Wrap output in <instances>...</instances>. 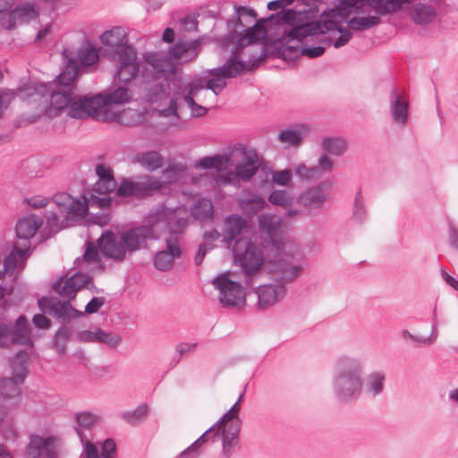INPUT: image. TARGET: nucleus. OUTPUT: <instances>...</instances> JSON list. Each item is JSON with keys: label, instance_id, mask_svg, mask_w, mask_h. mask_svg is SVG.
<instances>
[{"label": "nucleus", "instance_id": "45", "mask_svg": "<svg viewBox=\"0 0 458 458\" xmlns=\"http://www.w3.org/2000/svg\"><path fill=\"white\" fill-rule=\"evenodd\" d=\"M321 147L329 155L341 156L346 149V142L340 138L326 137L322 139Z\"/></svg>", "mask_w": 458, "mask_h": 458}, {"label": "nucleus", "instance_id": "16", "mask_svg": "<svg viewBox=\"0 0 458 458\" xmlns=\"http://www.w3.org/2000/svg\"><path fill=\"white\" fill-rule=\"evenodd\" d=\"M143 64H140V78L143 84L167 78L170 71L167 56L160 53H146L143 55Z\"/></svg>", "mask_w": 458, "mask_h": 458}, {"label": "nucleus", "instance_id": "33", "mask_svg": "<svg viewBox=\"0 0 458 458\" xmlns=\"http://www.w3.org/2000/svg\"><path fill=\"white\" fill-rule=\"evenodd\" d=\"M165 182L151 175H144L139 181H135V197L142 198L157 193Z\"/></svg>", "mask_w": 458, "mask_h": 458}, {"label": "nucleus", "instance_id": "15", "mask_svg": "<svg viewBox=\"0 0 458 458\" xmlns=\"http://www.w3.org/2000/svg\"><path fill=\"white\" fill-rule=\"evenodd\" d=\"M60 439L55 436H30L24 453L25 458H61Z\"/></svg>", "mask_w": 458, "mask_h": 458}, {"label": "nucleus", "instance_id": "30", "mask_svg": "<svg viewBox=\"0 0 458 458\" xmlns=\"http://www.w3.org/2000/svg\"><path fill=\"white\" fill-rule=\"evenodd\" d=\"M199 47V39H195L191 42L179 41L174 47L169 48L167 57L178 63L191 62L197 57Z\"/></svg>", "mask_w": 458, "mask_h": 458}, {"label": "nucleus", "instance_id": "8", "mask_svg": "<svg viewBox=\"0 0 458 458\" xmlns=\"http://www.w3.org/2000/svg\"><path fill=\"white\" fill-rule=\"evenodd\" d=\"M301 267L298 265L288 266L279 264L273 274L276 284H264L257 287L258 305L259 309H267L276 304L286 293L284 284L294 280L301 272Z\"/></svg>", "mask_w": 458, "mask_h": 458}, {"label": "nucleus", "instance_id": "32", "mask_svg": "<svg viewBox=\"0 0 458 458\" xmlns=\"http://www.w3.org/2000/svg\"><path fill=\"white\" fill-rule=\"evenodd\" d=\"M324 0H302V3L308 8L303 10L296 11L294 9H289L295 13V17L292 21H288L287 22H284V27H293L295 25L301 24L302 22H299L300 21L307 20L308 22H318V20H316L318 13V4H322Z\"/></svg>", "mask_w": 458, "mask_h": 458}, {"label": "nucleus", "instance_id": "21", "mask_svg": "<svg viewBox=\"0 0 458 458\" xmlns=\"http://www.w3.org/2000/svg\"><path fill=\"white\" fill-rule=\"evenodd\" d=\"M157 238L158 235L150 218L147 225L134 226L122 233V240L129 252L140 250L147 246L148 241L157 240Z\"/></svg>", "mask_w": 458, "mask_h": 458}, {"label": "nucleus", "instance_id": "63", "mask_svg": "<svg viewBox=\"0 0 458 458\" xmlns=\"http://www.w3.org/2000/svg\"><path fill=\"white\" fill-rule=\"evenodd\" d=\"M96 174L98 176V181L107 182L108 180H115L112 170L102 164L97 165Z\"/></svg>", "mask_w": 458, "mask_h": 458}, {"label": "nucleus", "instance_id": "53", "mask_svg": "<svg viewBox=\"0 0 458 458\" xmlns=\"http://www.w3.org/2000/svg\"><path fill=\"white\" fill-rule=\"evenodd\" d=\"M121 337L113 333H106L101 328L97 329L96 343L105 344L110 347H116L121 343Z\"/></svg>", "mask_w": 458, "mask_h": 458}, {"label": "nucleus", "instance_id": "7", "mask_svg": "<svg viewBox=\"0 0 458 458\" xmlns=\"http://www.w3.org/2000/svg\"><path fill=\"white\" fill-rule=\"evenodd\" d=\"M61 72L55 80L49 82H37L34 85L35 92L41 96L50 98V106L60 114L64 110H69L76 90L75 81H68V75Z\"/></svg>", "mask_w": 458, "mask_h": 458}, {"label": "nucleus", "instance_id": "29", "mask_svg": "<svg viewBox=\"0 0 458 458\" xmlns=\"http://www.w3.org/2000/svg\"><path fill=\"white\" fill-rule=\"evenodd\" d=\"M54 202L64 213L77 216L88 215V203L82 202L79 198H73L66 192L56 193L53 196Z\"/></svg>", "mask_w": 458, "mask_h": 458}, {"label": "nucleus", "instance_id": "59", "mask_svg": "<svg viewBox=\"0 0 458 458\" xmlns=\"http://www.w3.org/2000/svg\"><path fill=\"white\" fill-rule=\"evenodd\" d=\"M292 176L293 174L290 169L272 172V181L281 186L287 185L290 182Z\"/></svg>", "mask_w": 458, "mask_h": 458}, {"label": "nucleus", "instance_id": "48", "mask_svg": "<svg viewBox=\"0 0 458 458\" xmlns=\"http://www.w3.org/2000/svg\"><path fill=\"white\" fill-rule=\"evenodd\" d=\"M219 301L225 306H236L239 303H244L245 296L241 284L235 288V291H228L225 294H219Z\"/></svg>", "mask_w": 458, "mask_h": 458}, {"label": "nucleus", "instance_id": "36", "mask_svg": "<svg viewBox=\"0 0 458 458\" xmlns=\"http://www.w3.org/2000/svg\"><path fill=\"white\" fill-rule=\"evenodd\" d=\"M391 115L396 123L405 124L408 120V102L393 89L390 93Z\"/></svg>", "mask_w": 458, "mask_h": 458}, {"label": "nucleus", "instance_id": "39", "mask_svg": "<svg viewBox=\"0 0 458 458\" xmlns=\"http://www.w3.org/2000/svg\"><path fill=\"white\" fill-rule=\"evenodd\" d=\"M72 335V330L65 325L60 326L55 332L51 340V348L55 349L58 355L63 356L66 352V344Z\"/></svg>", "mask_w": 458, "mask_h": 458}, {"label": "nucleus", "instance_id": "55", "mask_svg": "<svg viewBox=\"0 0 458 458\" xmlns=\"http://www.w3.org/2000/svg\"><path fill=\"white\" fill-rule=\"evenodd\" d=\"M116 189V181L108 180L107 182L97 181L93 185L91 192L98 195H106L113 192Z\"/></svg>", "mask_w": 458, "mask_h": 458}, {"label": "nucleus", "instance_id": "14", "mask_svg": "<svg viewBox=\"0 0 458 458\" xmlns=\"http://www.w3.org/2000/svg\"><path fill=\"white\" fill-rule=\"evenodd\" d=\"M239 407L233 405L218 420L224 424L222 432V452L225 457H229L237 445L241 430V420L238 417Z\"/></svg>", "mask_w": 458, "mask_h": 458}, {"label": "nucleus", "instance_id": "38", "mask_svg": "<svg viewBox=\"0 0 458 458\" xmlns=\"http://www.w3.org/2000/svg\"><path fill=\"white\" fill-rule=\"evenodd\" d=\"M191 215L194 219L203 222L214 218V206L209 199L202 198L198 199L191 208Z\"/></svg>", "mask_w": 458, "mask_h": 458}, {"label": "nucleus", "instance_id": "17", "mask_svg": "<svg viewBox=\"0 0 458 458\" xmlns=\"http://www.w3.org/2000/svg\"><path fill=\"white\" fill-rule=\"evenodd\" d=\"M99 97L100 94L84 97H78L74 94L68 115L76 119L92 117L96 120H105L106 116L99 102Z\"/></svg>", "mask_w": 458, "mask_h": 458}, {"label": "nucleus", "instance_id": "1", "mask_svg": "<svg viewBox=\"0 0 458 458\" xmlns=\"http://www.w3.org/2000/svg\"><path fill=\"white\" fill-rule=\"evenodd\" d=\"M295 13L290 10L279 11L266 19L257 20L254 9L234 4V13L226 21V34L222 46L235 44L233 49L240 51L252 43L271 40L280 36L284 22L292 21Z\"/></svg>", "mask_w": 458, "mask_h": 458}, {"label": "nucleus", "instance_id": "26", "mask_svg": "<svg viewBox=\"0 0 458 458\" xmlns=\"http://www.w3.org/2000/svg\"><path fill=\"white\" fill-rule=\"evenodd\" d=\"M442 0H428L417 2L409 10L411 21L419 26H426L435 21L441 10Z\"/></svg>", "mask_w": 458, "mask_h": 458}, {"label": "nucleus", "instance_id": "64", "mask_svg": "<svg viewBox=\"0 0 458 458\" xmlns=\"http://www.w3.org/2000/svg\"><path fill=\"white\" fill-rule=\"evenodd\" d=\"M32 323L36 327L40 329H48L52 326V321L42 313L34 315Z\"/></svg>", "mask_w": 458, "mask_h": 458}, {"label": "nucleus", "instance_id": "9", "mask_svg": "<svg viewBox=\"0 0 458 458\" xmlns=\"http://www.w3.org/2000/svg\"><path fill=\"white\" fill-rule=\"evenodd\" d=\"M29 353L26 351L17 352L12 362L13 377L0 379V400L6 402L13 400L19 403L21 399L20 385L29 374Z\"/></svg>", "mask_w": 458, "mask_h": 458}, {"label": "nucleus", "instance_id": "20", "mask_svg": "<svg viewBox=\"0 0 458 458\" xmlns=\"http://www.w3.org/2000/svg\"><path fill=\"white\" fill-rule=\"evenodd\" d=\"M115 64L116 71L114 80L119 83H130L135 80L140 72V64L137 61L136 50L121 52L119 55L111 58Z\"/></svg>", "mask_w": 458, "mask_h": 458}, {"label": "nucleus", "instance_id": "4", "mask_svg": "<svg viewBox=\"0 0 458 458\" xmlns=\"http://www.w3.org/2000/svg\"><path fill=\"white\" fill-rule=\"evenodd\" d=\"M86 287L95 289L93 277L80 271L67 277L63 275L55 279L52 284V290L58 295L66 298L65 301L57 300L53 316L61 321H68L70 318H77L83 316V312L76 310L71 304V300L75 299L77 293Z\"/></svg>", "mask_w": 458, "mask_h": 458}, {"label": "nucleus", "instance_id": "58", "mask_svg": "<svg viewBox=\"0 0 458 458\" xmlns=\"http://www.w3.org/2000/svg\"><path fill=\"white\" fill-rule=\"evenodd\" d=\"M57 298L43 296L38 300V306L42 313L53 315Z\"/></svg>", "mask_w": 458, "mask_h": 458}, {"label": "nucleus", "instance_id": "46", "mask_svg": "<svg viewBox=\"0 0 458 458\" xmlns=\"http://www.w3.org/2000/svg\"><path fill=\"white\" fill-rule=\"evenodd\" d=\"M148 408L146 403L139 405L135 410L131 411H121L119 417L131 425L140 424L147 416Z\"/></svg>", "mask_w": 458, "mask_h": 458}, {"label": "nucleus", "instance_id": "2", "mask_svg": "<svg viewBox=\"0 0 458 458\" xmlns=\"http://www.w3.org/2000/svg\"><path fill=\"white\" fill-rule=\"evenodd\" d=\"M244 227L246 220L241 215H230L224 222V236L228 245L234 242L232 249L234 265L240 267L245 284L250 285V279L263 265L264 258L261 250L250 238H236Z\"/></svg>", "mask_w": 458, "mask_h": 458}, {"label": "nucleus", "instance_id": "61", "mask_svg": "<svg viewBox=\"0 0 458 458\" xmlns=\"http://www.w3.org/2000/svg\"><path fill=\"white\" fill-rule=\"evenodd\" d=\"M105 299L103 297H93L85 306L83 314H93L104 305Z\"/></svg>", "mask_w": 458, "mask_h": 458}, {"label": "nucleus", "instance_id": "57", "mask_svg": "<svg viewBox=\"0 0 458 458\" xmlns=\"http://www.w3.org/2000/svg\"><path fill=\"white\" fill-rule=\"evenodd\" d=\"M268 200L276 206L286 207L289 204V197L284 190H274L270 193Z\"/></svg>", "mask_w": 458, "mask_h": 458}, {"label": "nucleus", "instance_id": "12", "mask_svg": "<svg viewBox=\"0 0 458 458\" xmlns=\"http://www.w3.org/2000/svg\"><path fill=\"white\" fill-rule=\"evenodd\" d=\"M230 157L232 164L228 166L234 167L236 177L243 182L250 181L259 168L257 152L241 146L230 153Z\"/></svg>", "mask_w": 458, "mask_h": 458}, {"label": "nucleus", "instance_id": "41", "mask_svg": "<svg viewBox=\"0 0 458 458\" xmlns=\"http://www.w3.org/2000/svg\"><path fill=\"white\" fill-rule=\"evenodd\" d=\"M385 374L380 371H375L369 374L365 381V392L375 397L382 394L385 384Z\"/></svg>", "mask_w": 458, "mask_h": 458}, {"label": "nucleus", "instance_id": "3", "mask_svg": "<svg viewBox=\"0 0 458 458\" xmlns=\"http://www.w3.org/2000/svg\"><path fill=\"white\" fill-rule=\"evenodd\" d=\"M301 22L302 23L293 27H284L280 36L272 39L277 45V54L284 60H295L299 55H305L310 58L321 56L326 47L333 43L330 38L322 35L318 38L321 45L301 47L300 44L302 38L309 36L321 35L320 30H322L319 21L310 23L304 19Z\"/></svg>", "mask_w": 458, "mask_h": 458}, {"label": "nucleus", "instance_id": "50", "mask_svg": "<svg viewBox=\"0 0 458 458\" xmlns=\"http://www.w3.org/2000/svg\"><path fill=\"white\" fill-rule=\"evenodd\" d=\"M213 284L219 290V294H225L228 291H235L239 283L231 280L226 275H219L213 280Z\"/></svg>", "mask_w": 458, "mask_h": 458}, {"label": "nucleus", "instance_id": "34", "mask_svg": "<svg viewBox=\"0 0 458 458\" xmlns=\"http://www.w3.org/2000/svg\"><path fill=\"white\" fill-rule=\"evenodd\" d=\"M319 25L322 30L321 35H326L329 31L336 30L340 33V36L332 43L335 48L345 46L352 39V34L350 28H344L338 24L336 21L325 20L319 21Z\"/></svg>", "mask_w": 458, "mask_h": 458}, {"label": "nucleus", "instance_id": "25", "mask_svg": "<svg viewBox=\"0 0 458 458\" xmlns=\"http://www.w3.org/2000/svg\"><path fill=\"white\" fill-rule=\"evenodd\" d=\"M98 246L105 258L123 261L126 256V247L122 240V234L117 238L111 230H106L98 239Z\"/></svg>", "mask_w": 458, "mask_h": 458}, {"label": "nucleus", "instance_id": "13", "mask_svg": "<svg viewBox=\"0 0 458 458\" xmlns=\"http://www.w3.org/2000/svg\"><path fill=\"white\" fill-rule=\"evenodd\" d=\"M149 217L154 226L156 224L163 223L172 236L182 234L189 225V216L182 208L163 206L157 208L155 213H151Z\"/></svg>", "mask_w": 458, "mask_h": 458}, {"label": "nucleus", "instance_id": "27", "mask_svg": "<svg viewBox=\"0 0 458 458\" xmlns=\"http://www.w3.org/2000/svg\"><path fill=\"white\" fill-rule=\"evenodd\" d=\"M43 220L35 215H29L18 219L15 225L16 245H21L25 249H30V239L34 237L36 232L40 228Z\"/></svg>", "mask_w": 458, "mask_h": 458}, {"label": "nucleus", "instance_id": "54", "mask_svg": "<svg viewBox=\"0 0 458 458\" xmlns=\"http://www.w3.org/2000/svg\"><path fill=\"white\" fill-rule=\"evenodd\" d=\"M16 90L2 88L0 89V119L4 114V111L6 110L11 102L16 98Z\"/></svg>", "mask_w": 458, "mask_h": 458}, {"label": "nucleus", "instance_id": "22", "mask_svg": "<svg viewBox=\"0 0 458 458\" xmlns=\"http://www.w3.org/2000/svg\"><path fill=\"white\" fill-rule=\"evenodd\" d=\"M99 40L111 58L119 55L121 52L135 49L128 43V35L123 26H114L106 30L100 35Z\"/></svg>", "mask_w": 458, "mask_h": 458}, {"label": "nucleus", "instance_id": "42", "mask_svg": "<svg viewBox=\"0 0 458 458\" xmlns=\"http://www.w3.org/2000/svg\"><path fill=\"white\" fill-rule=\"evenodd\" d=\"M98 417L89 411L79 412L76 415L77 426L74 427L76 433L78 434L81 443L87 437L83 429H91V428L97 423Z\"/></svg>", "mask_w": 458, "mask_h": 458}, {"label": "nucleus", "instance_id": "18", "mask_svg": "<svg viewBox=\"0 0 458 458\" xmlns=\"http://www.w3.org/2000/svg\"><path fill=\"white\" fill-rule=\"evenodd\" d=\"M259 227L263 234V247L280 253L284 248V238L280 222L272 215H260Z\"/></svg>", "mask_w": 458, "mask_h": 458}, {"label": "nucleus", "instance_id": "60", "mask_svg": "<svg viewBox=\"0 0 458 458\" xmlns=\"http://www.w3.org/2000/svg\"><path fill=\"white\" fill-rule=\"evenodd\" d=\"M165 251L169 253V256L174 259L180 258L182 250L178 246V239L176 237L171 236L166 240V250Z\"/></svg>", "mask_w": 458, "mask_h": 458}, {"label": "nucleus", "instance_id": "56", "mask_svg": "<svg viewBox=\"0 0 458 458\" xmlns=\"http://www.w3.org/2000/svg\"><path fill=\"white\" fill-rule=\"evenodd\" d=\"M117 194L123 198L135 197V181L123 178L117 188Z\"/></svg>", "mask_w": 458, "mask_h": 458}, {"label": "nucleus", "instance_id": "19", "mask_svg": "<svg viewBox=\"0 0 458 458\" xmlns=\"http://www.w3.org/2000/svg\"><path fill=\"white\" fill-rule=\"evenodd\" d=\"M331 186V180L319 182L301 191L296 201L308 212L318 210L328 200Z\"/></svg>", "mask_w": 458, "mask_h": 458}, {"label": "nucleus", "instance_id": "5", "mask_svg": "<svg viewBox=\"0 0 458 458\" xmlns=\"http://www.w3.org/2000/svg\"><path fill=\"white\" fill-rule=\"evenodd\" d=\"M363 367L360 360L349 357L341 358L335 367L332 386L338 401L351 403L362 392Z\"/></svg>", "mask_w": 458, "mask_h": 458}, {"label": "nucleus", "instance_id": "6", "mask_svg": "<svg viewBox=\"0 0 458 458\" xmlns=\"http://www.w3.org/2000/svg\"><path fill=\"white\" fill-rule=\"evenodd\" d=\"M238 51L233 49L226 62L217 67L209 69L205 76L206 89H210L215 95L221 92L226 85L225 79L234 78L244 71L253 69L258 62L264 56L263 51L253 55L248 60V64L239 60Z\"/></svg>", "mask_w": 458, "mask_h": 458}, {"label": "nucleus", "instance_id": "47", "mask_svg": "<svg viewBox=\"0 0 458 458\" xmlns=\"http://www.w3.org/2000/svg\"><path fill=\"white\" fill-rule=\"evenodd\" d=\"M83 200L82 202L88 203V208L89 206L91 207H97L103 210L110 208L113 199L109 196H106V194L103 197L97 196L93 192L88 191L84 192L82 195Z\"/></svg>", "mask_w": 458, "mask_h": 458}, {"label": "nucleus", "instance_id": "10", "mask_svg": "<svg viewBox=\"0 0 458 458\" xmlns=\"http://www.w3.org/2000/svg\"><path fill=\"white\" fill-rule=\"evenodd\" d=\"M62 55L64 64L62 72L68 75V81L76 80L81 67H89L98 60V50L89 43L86 47L78 48L76 53L64 49Z\"/></svg>", "mask_w": 458, "mask_h": 458}, {"label": "nucleus", "instance_id": "28", "mask_svg": "<svg viewBox=\"0 0 458 458\" xmlns=\"http://www.w3.org/2000/svg\"><path fill=\"white\" fill-rule=\"evenodd\" d=\"M333 165V161L327 156L322 155L318 158L317 165L308 167L304 164H299L295 166L294 173L302 180H318L324 174L332 173Z\"/></svg>", "mask_w": 458, "mask_h": 458}, {"label": "nucleus", "instance_id": "62", "mask_svg": "<svg viewBox=\"0 0 458 458\" xmlns=\"http://www.w3.org/2000/svg\"><path fill=\"white\" fill-rule=\"evenodd\" d=\"M214 247H215L214 244H206V243L199 244L197 253L194 258L195 265L198 267L200 266L202 264L206 255L208 254V252H209L211 250H213Z\"/></svg>", "mask_w": 458, "mask_h": 458}, {"label": "nucleus", "instance_id": "40", "mask_svg": "<svg viewBox=\"0 0 458 458\" xmlns=\"http://www.w3.org/2000/svg\"><path fill=\"white\" fill-rule=\"evenodd\" d=\"M29 255L30 250L21 247V245L13 244L10 254L3 260L4 271L8 274H13L18 264V258L25 259Z\"/></svg>", "mask_w": 458, "mask_h": 458}, {"label": "nucleus", "instance_id": "35", "mask_svg": "<svg viewBox=\"0 0 458 458\" xmlns=\"http://www.w3.org/2000/svg\"><path fill=\"white\" fill-rule=\"evenodd\" d=\"M146 100L148 103L154 104L165 100L169 95V83L167 78H163L150 84H146Z\"/></svg>", "mask_w": 458, "mask_h": 458}, {"label": "nucleus", "instance_id": "44", "mask_svg": "<svg viewBox=\"0 0 458 458\" xmlns=\"http://www.w3.org/2000/svg\"><path fill=\"white\" fill-rule=\"evenodd\" d=\"M230 154L228 156L215 155L212 157H204L199 159L197 166L204 170L216 169L219 171L224 165L232 164Z\"/></svg>", "mask_w": 458, "mask_h": 458}, {"label": "nucleus", "instance_id": "37", "mask_svg": "<svg viewBox=\"0 0 458 458\" xmlns=\"http://www.w3.org/2000/svg\"><path fill=\"white\" fill-rule=\"evenodd\" d=\"M133 161L139 163L148 172L159 169L164 163L163 157L156 150L139 152L133 157Z\"/></svg>", "mask_w": 458, "mask_h": 458}, {"label": "nucleus", "instance_id": "49", "mask_svg": "<svg viewBox=\"0 0 458 458\" xmlns=\"http://www.w3.org/2000/svg\"><path fill=\"white\" fill-rule=\"evenodd\" d=\"M367 217V211L363 200V197L361 194V189L359 188L355 194L354 203H353V212L352 218L357 223H363Z\"/></svg>", "mask_w": 458, "mask_h": 458}, {"label": "nucleus", "instance_id": "24", "mask_svg": "<svg viewBox=\"0 0 458 458\" xmlns=\"http://www.w3.org/2000/svg\"><path fill=\"white\" fill-rule=\"evenodd\" d=\"M99 94V102L101 103L105 116L112 106L128 103L133 98V92L130 85L119 83L114 80L104 92Z\"/></svg>", "mask_w": 458, "mask_h": 458}, {"label": "nucleus", "instance_id": "31", "mask_svg": "<svg viewBox=\"0 0 458 458\" xmlns=\"http://www.w3.org/2000/svg\"><path fill=\"white\" fill-rule=\"evenodd\" d=\"M310 128L305 123H296L293 126L284 128L277 134V140L287 147L300 146Z\"/></svg>", "mask_w": 458, "mask_h": 458}, {"label": "nucleus", "instance_id": "23", "mask_svg": "<svg viewBox=\"0 0 458 458\" xmlns=\"http://www.w3.org/2000/svg\"><path fill=\"white\" fill-rule=\"evenodd\" d=\"M39 16V11L35 4L26 2L17 4L13 10L0 16L1 26L8 30H12L16 27V23H28L36 20Z\"/></svg>", "mask_w": 458, "mask_h": 458}, {"label": "nucleus", "instance_id": "11", "mask_svg": "<svg viewBox=\"0 0 458 458\" xmlns=\"http://www.w3.org/2000/svg\"><path fill=\"white\" fill-rule=\"evenodd\" d=\"M31 329L25 315H20L14 324L0 322V347L9 344L33 346Z\"/></svg>", "mask_w": 458, "mask_h": 458}, {"label": "nucleus", "instance_id": "52", "mask_svg": "<svg viewBox=\"0 0 458 458\" xmlns=\"http://www.w3.org/2000/svg\"><path fill=\"white\" fill-rule=\"evenodd\" d=\"M98 249V246L95 245L94 242H88L85 246L82 260L86 262H98L100 260ZM81 261V259L77 258L74 261V264H79Z\"/></svg>", "mask_w": 458, "mask_h": 458}, {"label": "nucleus", "instance_id": "51", "mask_svg": "<svg viewBox=\"0 0 458 458\" xmlns=\"http://www.w3.org/2000/svg\"><path fill=\"white\" fill-rule=\"evenodd\" d=\"M174 259L165 250L158 251L154 258V265L159 271H167L173 267Z\"/></svg>", "mask_w": 458, "mask_h": 458}, {"label": "nucleus", "instance_id": "43", "mask_svg": "<svg viewBox=\"0 0 458 458\" xmlns=\"http://www.w3.org/2000/svg\"><path fill=\"white\" fill-rule=\"evenodd\" d=\"M346 22L351 30L364 31L380 24L381 20L378 16L352 17Z\"/></svg>", "mask_w": 458, "mask_h": 458}]
</instances>
